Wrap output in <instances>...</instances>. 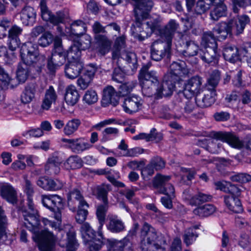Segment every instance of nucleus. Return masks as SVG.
<instances>
[{
    "label": "nucleus",
    "instance_id": "4c0bfd02",
    "mask_svg": "<svg viewBox=\"0 0 251 251\" xmlns=\"http://www.w3.org/2000/svg\"><path fill=\"white\" fill-rule=\"evenodd\" d=\"M80 231L82 237L85 243L91 241L97 238L95 231L92 228L88 223H85L81 226Z\"/></svg>",
    "mask_w": 251,
    "mask_h": 251
},
{
    "label": "nucleus",
    "instance_id": "5701e85b",
    "mask_svg": "<svg viewBox=\"0 0 251 251\" xmlns=\"http://www.w3.org/2000/svg\"><path fill=\"white\" fill-rule=\"evenodd\" d=\"M57 95L52 86H50L45 92L42 100L41 107L43 110H48L52 103H54L57 100Z\"/></svg>",
    "mask_w": 251,
    "mask_h": 251
},
{
    "label": "nucleus",
    "instance_id": "cd10ccee",
    "mask_svg": "<svg viewBox=\"0 0 251 251\" xmlns=\"http://www.w3.org/2000/svg\"><path fill=\"white\" fill-rule=\"evenodd\" d=\"M92 193L97 198L101 200L104 204H107V194L111 190V186L109 184L94 186L91 188Z\"/></svg>",
    "mask_w": 251,
    "mask_h": 251
},
{
    "label": "nucleus",
    "instance_id": "4468645a",
    "mask_svg": "<svg viewBox=\"0 0 251 251\" xmlns=\"http://www.w3.org/2000/svg\"><path fill=\"white\" fill-rule=\"evenodd\" d=\"M62 159L56 154L50 156L45 166V171L49 175H57L60 171Z\"/></svg>",
    "mask_w": 251,
    "mask_h": 251
},
{
    "label": "nucleus",
    "instance_id": "c03bdc74",
    "mask_svg": "<svg viewBox=\"0 0 251 251\" xmlns=\"http://www.w3.org/2000/svg\"><path fill=\"white\" fill-rule=\"evenodd\" d=\"M199 50H201L198 44L194 41L189 40L186 42L183 54L186 57L194 56L198 54Z\"/></svg>",
    "mask_w": 251,
    "mask_h": 251
},
{
    "label": "nucleus",
    "instance_id": "79ce46f5",
    "mask_svg": "<svg viewBox=\"0 0 251 251\" xmlns=\"http://www.w3.org/2000/svg\"><path fill=\"white\" fill-rule=\"evenodd\" d=\"M125 37L121 36L117 38L115 41L114 49L112 52V59H116L120 57V55L122 51H126L125 49Z\"/></svg>",
    "mask_w": 251,
    "mask_h": 251
},
{
    "label": "nucleus",
    "instance_id": "de8ad7c7",
    "mask_svg": "<svg viewBox=\"0 0 251 251\" xmlns=\"http://www.w3.org/2000/svg\"><path fill=\"white\" fill-rule=\"evenodd\" d=\"M92 43L91 37L87 34H84L80 35V38L74 42V44L81 50H86L90 48Z\"/></svg>",
    "mask_w": 251,
    "mask_h": 251
},
{
    "label": "nucleus",
    "instance_id": "6ab92c4d",
    "mask_svg": "<svg viewBox=\"0 0 251 251\" xmlns=\"http://www.w3.org/2000/svg\"><path fill=\"white\" fill-rule=\"evenodd\" d=\"M200 56L204 62L209 64H216L218 63L219 53L217 48L207 47L201 50Z\"/></svg>",
    "mask_w": 251,
    "mask_h": 251
},
{
    "label": "nucleus",
    "instance_id": "69168bd1",
    "mask_svg": "<svg viewBox=\"0 0 251 251\" xmlns=\"http://www.w3.org/2000/svg\"><path fill=\"white\" fill-rule=\"evenodd\" d=\"M88 208L84 206L78 205V210L75 216V219L77 223L82 224L86 219L88 215Z\"/></svg>",
    "mask_w": 251,
    "mask_h": 251
},
{
    "label": "nucleus",
    "instance_id": "9b49d317",
    "mask_svg": "<svg viewBox=\"0 0 251 251\" xmlns=\"http://www.w3.org/2000/svg\"><path fill=\"white\" fill-rule=\"evenodd\" d=\"M182 197L185 202L191 206H197L203 202L210 201L212 197L210 195L199 192L193 195L189 190H185L183 193Z\"/></svg>",
    "mask_w": 251,
    "mask_h": 251
},
{
    "label": "nucleus",
    "instance_id": "2eb2a0df",
    "mask_svg": "<svg viewBox=\"0 0 251 251\" xmlns=\"http://www.w3.org/2000/svg\"><path fill=\"white\" fill-rule=\"evenodd\" d=\"M108 251H134L131 242L127 238L121 240H112L109 241Z\"/></svg>",
    "mask_w": 251,
    "mask_h": 251
},
{
    "label": "nucleus",
    "instance_id": "e433bc0d",
    "mask_svg": "<svg viewBox=\"0 0 251 251\" xmlns=\"http://www.w3.org/2000/svg\"><path fill=\"white\" fill-rule=\"evenodd\" d=\"M216 210V208L214 205L206 204L194 209L193 213L200 217H205L213 214Z\"/></svg>",
    "mask_w": 251,
    "mask_h": 251
},
{
    "label": "nucleus",
    "instance_id": "ea45409f",
    "mask_svg": "<svg viewBox=\"0 0 251 251\" xmlns=\"http://www.w3.org/2000/svg\"><path fill=\"white\" fill-rule=\"evenodd\" d=\"M199 225H196L186 229L183 235V241L187 246L193 244L198 236L195 229H198Z\"/></svg>",
    "mask_w": 251,
    "mask_h": 251
},
{
    "label": "nucleus",
    "instance_id": "dca6fc26",
    "mask_svg": "<svg viewBox=\"0 0 251 251\" xmlns=\"http://www.w3.org/2000/svg\"><path fill=\"white\" fill-rule=\"evenodd\" d=\"M83 68V64L80 60L69 61L65 65V75L69 79H75L79 75Z\"/></svg>",
    "mask_w": 251,
    "mask_h": 251
},
{
    "label": "nucleus",
    "instance_id": "aec40b11",
    "mask_svg": "<svg viewBox=\"0 0 251 251\" xmlns=\"http://www.w3.org/2000/svg\"><path fill=\"white\" fill-rule=\"evenodd\" d=\"M233 31L232 22H222L218 24L213 29V32L219 40H225L228 35Z\"/></svg>",
    "mask_w": 251,
    "mask_h": 251
},
{
    "label": "nucleus",
    "instance_id": "ddd939ff",
    "mask_svg": "<svg viewBox=\"0 0 251 251\" xmlns=\"http://www.w3.org/2000/svg\"><path fill=\"white\" fill-rule=\"evenodd\" d=\"M216 93L214 89L208 90L203 95H197L195 101L197 105L201 108L211 106L216 100Z\"/></svg>",
    "mask_w": 251,
    "mask_h": 251
},
{
    "label": "nucleus",
    "instance_id": "393cba45",
    "mask_svg": "<svg viewBox=\"0 0 251 251\" xmlns=\"http://www.w3.org/2000/svg\"><path fill=\"white\" fill-rule=\"evenodd\" d=\"M21 20L25 25H33L36 17L35 10L32 7L26 6L24 7L20 13Z\"/></svg>",
    "mask_w": 251,
    "mask_h": 251
},
{
    "label": "nucleus",
    "instance_id": "338daca9",
    "mask_svg": "<svg viewBox=\"0 0 251 251\" xmlns=\"http://www.w3.org/2000/svg\"><path fill=\"white\" fill-rule=\"evenodd\" d=\"M229 178L232 181L246 183L251 180V176L247 174L240 173L230 176Z\"/></svg>",
    "mask_w": 251,
    "mask_h": 251
},
{
    "label": "nucleus",
    "instance_id": "6e6d98bb",
    "mask_svg": "<svg viewBox=\"0 0 251 251\" xmlns=\"http://www.w3.org/2000/svg\"><path fill=\"white\" fill-rule=\"evenodd\" d=\"M120 57L125 60L131 67H137V61L134 53L126 50L122 52Z\"/></svg>",
    "mask_w": 251,
    "mask_h": 251
},
{
    "label": "nucleus",
    "instance_id": "6e6552de",
    "mask_svg": "<svg viewBox=\"0 0 251 251\" xmlns=\"http://www.w3.org/2000/svg\"><path fill=\"white\" fill-rule=\"evenodd\" d=\"M202 79L199 76H194L189 79L184 85L183 94L187 99L199 95L201 89Z\"/></svg>",
    "mask_w": 251,
    "mask_h": 251
},
{
    "label": "nucleus",
    "instance_id": "58836bf2",
    "mask_svg": "<svg viewBox=\"0 0 251 251\" xmlns=\"http://www.w3.org/2000/svg\"><path fill=\"white\" fill-rule=\"evenodd\" d=\"M80 125L81 121L78 119L69 120L64 127L63 132L67 136L72 135L78 130Z\"/></svg>",
    "mask_w": 251,
    "mask_h": 251
},
{
    "label": "nucleus",
    "instance_id": "0e129e2a",
    "mask_svg": "<svg viewBox=\"0 0 251 251\" xmlns=\"http://www.w3.org/2000/svg\"><path fill=\"white\" fill-rule=\"evenodd\" d=\"M136 85V81H131L123 83L120 87V92L123 96L127 95L132 91Z\"/></svg>",
    "mask_w": 251,
    "mask_h": 251
},
{
    "label": "nucleus",
    "instance_id": "f8f14e48",
    "mask_svg": "<svg viewBox=\"0 0 251 251\" xmlns=\"http://www.w3.org/2000/svg\"><path fill=\"white\" fill-rule=\"evenodd\" d=\"M175 82L165 77V79L155 86L153 95L158 98L171 96L175 89Z\"/></svg>",
    "mask_w": 251,
    "mask_h": 251
},
{
    "label": "nucleus",
    "instance_id": "c85d7f7f",
    "mask_svg": "<svg viewBox=\"0 0 251 251\" xmlns=\"http://www.w3.org/2000/svg\"><path fill=\"white\" fill-rule=\"evenodd\" d=\"M78 202V205L80 206H84L88 208L89 205L84 200L80 191L77 189H74L71 191L68 196V203L69 206H73Z\"/></svg>",
    "mask_w": 251,
    "mask_h": 251
},
{
    "label": "nucleus",
    "instance_id": "09e8293b",
    "mask_svg": "<svg viewBox=\"0 0 251 251\" xmlns=\"http://www.w3.org/2000/svg\"><path fill=\"white\" fill-rule=\"evenodd\" d=\"M107 210V204H104L98 206L97 209V216L99 221L100 226L98 227V231L99 234L102 232V226L104 224L105 219L106 212Z\"/></svg>",
    "mask_w": 251,
    "mask_h": 251
},
{
    "label": "nucleus",
    "instance_id": "052dcab7",
    "mask_svg": "<svg viewBox=\"0 0 251 251\" xmlns=\"http://www.w3.org/2000/svg\"><path fill=\"white\" fill-rule=\"evenodd\" d=\"M98 97L96 92L92 89L87 90L83 98V101L88 104H92L98 101Z\"/></svg>",
    "mask_w": 251,
    "mask_h": 251
},
{
    "label": "nucleus",
    "instance_id": "8fccbe9b",
    "mask_svg": "<svg viewBox=\"0 0 251 251\" xmlns=\"http://www.w3.org/2000/svg\"><path fill=\"white\" fill-rule=\"evenodd\" d=\"M13 80L9 75L0 67V87L3 90L13 88Z\"/></svg>",
    "mask_w": 251,
    "mask_h": 251
},
{
    "label": "nucleus",
    "instance_id": "774afa93",
    "mask_svg": "<svg viewBox=\"0 0 251 251\" xmlns=\"http://www.w3.org/2000/svg\"><path fill=\"white\" fill-rule=\"evenodd\" d=\"M53 36L50 32H47L44 33L38 40V44L42 47H47L53 41Z\"/></svg>",
    "mask_w": 251,
    "mask_h": 251
},
{
    "label": "nucleus",
    "instance_id": "f3484780",
    "mask_svg": "<svg viewBox=\"0 0 251 251\" xmlns=\"http://www.w3.org/2000/svg\"><path fill=\"white\" fill-rule=\"evenodd\" d=\"M7 219L0 206V243L6 245L11 243V235L7 231Z\"/></svg>",
    "mask_w": 251,
    "mask_h": 251
},
{
    "label": "nucleus",
    "instance_id": "72a5a7b5",
    "mask_svg": "<svg viewBox=\"0 0 251 251\" xmlns=\"http://www.w3.org/2000/svg\"><path fill=\"white\" fill-rule=\"evenodd\" d=\"M1 196L8 202L14 203L17 201V195L13 188L8 184H4L0 187Z\"/></svg>",
    "mask_w": 251,
    "mask_h": 251
},
{
    "label": "nucleus",
    "instance_id": "f704fd0d",
    "mask_svg": "<svg viewBox=\"0 0 251 251\" xmlns=\"http://www.w3.org/2000/svg\"><path fill=\"white\" fill-rule=\"evenodd\" d=\"M54 218L57 221L56 223L50 221L46 218H43L42 221L45 226H49L55 230H58L59 233L62 235L64 231L60 229L62 214L60 209H57V211L54 212Z\"/></svg>",
    "mask_w": 251,
    "mask_h": 251
},
{
    "label": "nucleus",
    "instance_id": "f257e3e1",
    "mask_svg": "<svg viewBox=\"0 0 251 251\" xmlns=\"http://www.w3.org/2000/svg\"><path fill=\"white\" fill-rule=\"evenodd\" d=\"M32 196H27L28 208L22 207L20 213L24 219L25 226L33 232L32 238L38 244L40 251H51L55 245L56 237L48 230L39 231V216L34 208Z\"/></svg>",
    "mask_w": 251,
    "mask_h": 251
},
{
    "label": "nucleus",
    "instance_id": "4be33fe9",
    "mask_svg": "<svg viewBox=\"0 0 251 251\" xmlns=\"http://www.w3.org/2000/svg\"><path fill=\"white\" fill-rule=\"evenodd\" d=\"M142 106L141 100L136 96L125 99L123 107L126 113L132 114L137 112Z\"/></svg>",
    "mask_w": 251,
    "mask_h": 251
},
{
    "label": "nucleus",
    "instance_id": "a18cd8bd",
    "mask_svg": "<svg viewBox=\"0 0 251 251\" xmlns=\"http://www.w3.org/2000/svg\"><path fill=\"white\" fill-rule=\"evenodd\" d=\"M69 16L68 10L67 9H63L56 12L54 15H51L49 22L54 25H57L59 24L63 23L69 18Z\"/></svg>",
    "mask_w": 251,
    "mask_h": 251
},
{
    "label": "nucleus",
    "instance_id": "c756f323",
    "mask_svg": "<svg viewBox=\"0 0 251 251\" xmlns=\"http://www.w3.org/2000/svg\"><path fill=\"white\" fill-rule=\"evenodd\" d=\"M250 22V19L248 16L246 15H238L234 24L232 23V28L235 34L239 35L242 33L245 26L249 24Z\"/></svg>",
    "mask_w": 251,
    "mask_h": 251
},
{
    "label": "nucleus",
    "instance_id": "2f4dec72",
    "mask_svg": "<svg viewBox=\"0 0 251 251\" xmlns=\"http://www.w3.org/2000/svg\"><path fill=\"white\" fill-rule=\"evenodd\" d=\"M107 229L112 233H119L125 230L124 223L117 216H112L109 218Z\"/></svg>",
    "mask_w": 251,
    "mask_h": 251
},
{
    "label": "nucleus",
    "instance_id": "c9c22d12",
    "mask_svg": "<svg viewBox=\"0 0 251 251\" xmlns=\"http://www.w3.org/2000/svg\"><path fill=\"white\" fill-rule=\"evenodd\" d=\"M35 92L36 88L34 84L26 85L21 96L22 102L24 104L30 103L35 97Z\"/></svg>",
    "mask_w": 251,
    "mask_h": 251
},
{
    "label": "nucleus",
    "instance_id": "37998d69",
    "mask_svg": "<svg viewBox=\"0 0 251 251\" xmlns=\"http://www.w3.org/2000/svg\"><path fill=\"white\" fill-rule=\"evenodd\" d=\"M82 166V159L77 155L70 156L64 163V166L67 170L79 169Z\"/></svg>",
    "mask_w": 251,
    "mask_h": 251
},
{
    "label": "nucleus",
    "instance_id": "39448f33",
    "mask_svg": "<svg viewBox=\"0 0 251 251\" xmlns=\"http://www.w3.org/2000/svg\"><path fill=\"white\" fill-rule=\"evenodd\" d=\"M134 2L135 23L139 27L142 21L147 19L153 6L151 0H132Z\"/></svg>",
    "mask_w": 251,
    "mask_h": 251
},
{
    "label": "nucleus",
    "instance_id": "7c9ffc66",
    "mask_svg": "<svg viewBox=\"0 0 251 251\" xmlns=\"http://www.w3.org/2000/svg\"><path fill=\"white\" fill-rule=\"evenodd\" d=\"M80 96L74 85H70L66 88L65 100L69 105H75L79 100Z\"/></svg>",
    "mask_w": 251,
    "mask_h": 251
},
{
    "label": "nucleus",
    "instance_id": "3c124183",
    "mask_svg": "<svg viewBox=\"0 0 251 251\" xmlns=\"http://www.w3.org/2000/svg\"><path fill=\"white\" fill-rule=\"evenodd\" d=\"M66 58L70 60V61H77L80 60L81 56V50L74 43L72 45L68 50L65 51Z\"/></svg>",
    "mask_w": 251,
    "mask_h": 251
},
{
    "label": "nucleus",
    "instance_id": "20e7f679",
    "mask_svg": "<svg viewBox=\"0 0 251 251\" xmlns=\"http://www.w3.org/2000/svg\"><path fill=\"white\" fill-rule=\"evenodd\" d=\"M210 136L221 140L223 142H226L233 148L236 149L245 148L251 150V136H247L243 141H241L238 137L233 133L218 131L211 132Z\"/></svg>",
    "mask_w": 251,
    "mask_h": 251
},
{
    "label": "nucleus",
    "instance_id": "473e14b6",
    "mask_svg": "<svg viewBox=\"0 0 251 251\" xmlns=\"http://www.w3.org/2000/svg\"><path fill=\"white\" fill-rule=\"evenodd\" d=\"M95 40L99 45V51L102 55L108 53L111 49V42L104 35H95Z\"/></svg>",
    "mask_w": 251,
    "mask_h": 251
},
{
    "label": "nucleus",
    "instance_id": "412c9836",
    "mask_svg": "<svg viewBox=\"0 0 251 251\" xmlns=\"http://www.w3.org/2000/svg\"><path fill=\"white\" fill-rule=\"evenodd\" d=\"M179 25L175 20H171L168 24L160 30L161 39L172 44L173 36Z\"/></svg>",
    "mask_w": 251,
    "mask_h": 251
},
{
    "label": "nucleus",
    "instance_id": "423d86ee",
    "mask_svg": "<svg viewBox=\"0 0 251 251\" xmlns=\"http://www.w3.org/2000/svg\"><path fill=\"white\" fill-rule=\"evenodd\" d=\"M172 44L159 39L154 41L151 46V57L155 61H160L165 56L169 57Z\"/></svg>",
    "mask_w": 251,
    "mask_h": 251
},
{
    "label": "nucleus",
    "instance_id": "bb28decb",
    "mask_svg": "<svg viewBox=\"0 0 251 251\" xmlns=\"http://www.w3.org/2000/svg\"><path fill=\"white\" fill-rule=\"evenodd\" d=\"M224 200L225 205L231 211L234 213H240L243 211V206L239 198L225 195L224 196Z\"/></svg>",
    "mask_w": 251,
    "mask_h": 251
},
{
    "label": "nucleus",
    "instance_id": "b1692460",
    "mask_svg": "<svg viewBox=\"0 0 251 251\" xmlns=\"http://www.w3.org/2000/svg\"><path fill=\"white\" fill-rule=\"evenodd\" d=\"M65 51H54L50 59L48 60V68L51 72H54L59 66L62 65L66 61Z\"/></svg>",
    "mask_w": 251,
    "mask_h": 251
},
{
    "label": "nucleus",
    "instance_id": "13d9d810",
    "mask_svg": "<svg viewBox=\"0 0 251 251\" xmlns=\"http://www.w3.org/2000/svg\"><path fill=\"white\" fill-rule=\"evenodd\" d=\"M39 6L42 19L45 21L49 22L52 14L47 7L46 0H41Z\"/></svg>",
    "mask_w": 251,
    "mask_h": 251
},
{
    "label": "nucleus",
    "instance_id": "9d476101",
    "mask_svg": "<svg viewBox=\"0 0 251 251\" xmlns=\"http://www.w3.org/2000/svg\"><path fill=\"white\" fill-rule=\"evenodd\" d=\"M141 237L142 248L143 247H149L159 242L155 229L147 223L144 224L142 228Z\"/></svg>",
    "mask_w": 251,
    "mask_h": 251
},
{
    "label": "nucleus",
    "instance_id": "a19ab883",
    "mask_svg": "<svg viewBox=\"0 0 251 251\" xmlns=\"http://www.w3.org/2000/svg\"><path fill=\"white\" fill-rule=\"evenodd\" d=\"M66 228L69 229L67 233V242L66 244V251H75L77 247V243L75 238V233L72 226L70 225L67 226Z\"/></svg>",
    "mask_w": 251,
    "mask_h": 251
},
{
    "label": "nucleus",
    "instance_id": "5fc2aeb1",
    "mask_svg": "<svg viewBox=\"0 0 251 251\" xmlns=\"http://www.w3.org/2000/svg\"><path fill=\"white\" fill-rule=\"evenodd\" d=\"M226 6L224 4L215 5L210 12L211 18L214 21H217L222 17L226 15Z\"/></svg>",
    "mask_w": 251,
    "mask_h": 251
},
{
    "label": "nucleus",
    "instance_id": "603ef678",
    "mask_svg": "<svg viewBox=\"0 0 251 251\" xmlns=\"http://www.w3.org/2000/svg\"><path fill=\"white\" fill-rule=\"evenodd\" d=\"M215 36V35L214 33H212L210 31L203 33L202 37L201 44L204 46V48H217Z\"/></svg>",
    "mask_w": 251,
    "mask_h": 251
},
{
    "label": "nucleus",
    "instance_id": "e2e57ef3",
    "mask_svg": "<svg viewBox=\"0 0 251 251\" xmlns=\"http://www.w3.org/2000/svg\"><path fill=\"white\" fill-rule=\"evenodd\" d=\"M171 177L169 176H162L160 174H157L153 179V185L155 187H164L170 180Z\"/></svg>",
    "mask_w": 251,
    "mask_h": 251
},
{
    "label": "nucleus",
    "instance_id": "7ed1b4c3",
    "mask_svg": "<svg viewBox=\"0 0 251 251\" xmlns=\"http://www.w3.org/2000/svg\"><path fill=\"white\" fill-rule=\"evenodd\" d=\"M149 65L144 66L139 75L142 93L146 97L153 96L155 86L159 82L156 72L152 70L149 71Z\"/></svg>",
    "mask_w": 251,
    "mask_h": 251
},
{
    "label": "nucleus",
    "instance_id": "1a4fd4ad",
    "mask_svg": "<svg viewBox=\"0 0 251 251\" xmlns=\"http://www.w3.org/2000/svg\"><path fill=\"white\" fill-rule=\"evenodd\" d=\"M188 74L189 70L184 62H174L171 64L169 73L165 77L176 82Z\"/></svg>",
    "mask_w": 251,
    "mask_h": 251
},
{
    "label": "nucleus",
    "instance_id": "864d4df0",
    "mask_svg": "<svg viewBox=\"0 0 251 251\" xmlns=\"http://www.w3.org/2000/svg\"><path fill=\"white\" fill-rule=\"evenodd\" d=\"M105 240V239L103 237L102 232H101V234H100L99 231H98V237L86 244H88L89 245L90 251H99L103 245Z\"/></svg>",
    "mask_w": 251,
    "mask_h": 251
},
{
    "label": "nucleus",
    "instance_id": "f03ea898",
    "mask_svg": "<svg viewBox=\"0 0 251 251\" xmlns=\"http://www.w3.org/2000/svg\"><path fill=\"white\" fill-rule=\"evenodd\" d=\"M20 56L26 66L37 65L39 67L44 65L45 62V57L39 54L37 46L30 42L22 45Z\"/></svg>",
    "mask_w": 251,
    "mask_h": 251
},
{
    "label": "nucleus",
    "instance_id": "bf43d9fd",
    "mask_svg": "<svg viewBox=\"0 0 251 251\" xmlns=\"http://www.w3.org/2000/svg\"><path fill=\"white\" fill-rule=\"evenodd\" d=\"M215 132L212 131L209 133V136L213 139L206 140L205 142L207 143V145L205 147L206 150L212 153H217L219 152L220 146L219 144L215 142L214 139L217 140V139L210 136V133L211 132ZM220 140L219 139H218Z\"/></svg>",
    "mask_w": 251,
    "mask_h": 251
},
{
    "label": "nucleus",
    "instance_id": "a211bd4d",
    "mask_svg": "<svg viewBox=\"0 0 251 251\" xmlns=\"http://www.w3.org/2000/svg\"><path fill=\"white\" fill-rule=\"evenodd\" d=\"M119 99L114 88L111 86H108L103 90L101 104L104 107H106L110 104L116 106L118 103Z\"/></svg>",
    "mask_w": 251,
    "mask_h": 251
},
{
    "label": "nucleus",
    "instance_id": "680f3d73",
    "mask_svg": "<svg viewBox=\"0 0 251 251\" xmlns=\"http://www.w3.org/2000/svg\"><path fill=\"white\" fill-rule=\"evenodd\" d=\"M211 5L210 0H199L197 3L196 11L200 14L203 13L209 9Z\"/></svg>",
    "mask_w": 251,
    "mask_h": 251
},
{
    "label": "nucleus",
    "instance_id": "a878e982",
    "mask_svg": "<svg viewBox=\"0 0 251 251\" xmlns=\"http://www.w3.org/2000/svg\"><path fill=\"white\" fill-rule=\"evenodd\" d=\"M241 50L230 45H226L223 49V56L225 59L231 63H234L239 60Z\"/></svg>",
    "mask_w": 251,
    "mask_h": 251
},
{
    "label": "nucleus",
    "instance_id": "49530a36",
    "mask_svg": "<svg viewBox=\"0 0 251 251\" xmlns=\"http://www.w3.org/2000/svg\"><path fill=\"white\" fill-rule=\"evenodd\" d=\"M86 29L85 24L81 20L75 21L71 25V32L76 36L84 34L86 31Z\"/></svg>",
    "mask_w": 251,
    "mask_h": 251
},
{
    "label": "nucleus",
    "instance_id": "4d7b16f0",
    "mask_svg": "<svg viewBox=\"0 0 251 251\" xmlns=\"http://www.w3.org/2000/svg\"><path fill=\"white\" fill-rule=\"evenodd\" d=\"M28 76V70L27 66L19 64L17 71V77L20 82L24 83Z\"/></svg>",
    "mask_w": 251,
    "mask_h": 251
},
{
    "label": "nucleus",
    "instance_id": "0eeeda50",
    "mask_svg": "<svg viewBox=\"0 0 251 251\" xmlns=\"http://www.w3.org/2000/svg\"><path fill=\"white\" fill-rule=\"evenodd\" d=\"M61 141L64 144V147L76 153H81L93 147V145L85 141L84 138L82 137L72 139L62 138Z\"/></svg>",
    "mask_w": 251,
    "mask_h": 251
}]
</instances>
